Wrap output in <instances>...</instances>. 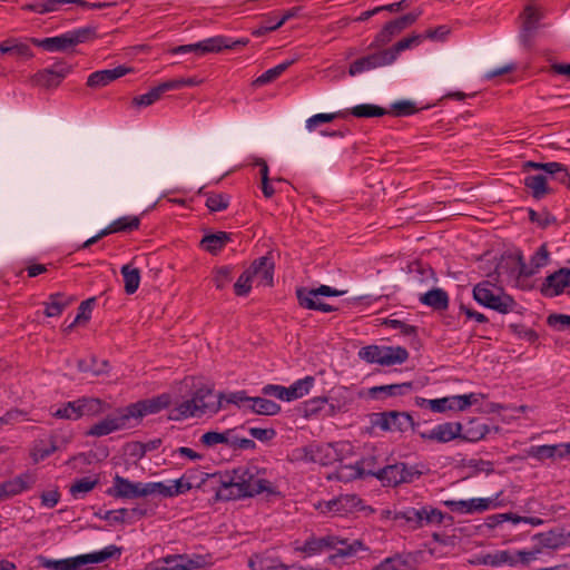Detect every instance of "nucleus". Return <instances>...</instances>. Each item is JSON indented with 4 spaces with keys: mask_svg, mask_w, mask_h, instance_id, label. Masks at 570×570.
Here are the masks:
<instances>
[{
    "mask_svg": "<svg viewBox=\"0 0 570 570\" xmlns=\"http://www.w3.org/2000/svg\"><path fill=\"white\" fill-rule=\"evenodd\" d=\"M274 493L273 484L255 465L238 466L222 476L217 497L222 500H236L261 493Z\"/></svg>",
    "mask_w": 570,
    "mask_h": 570,
    "instance_id": "1",
    "label": "nucleus"
},
{
    "mask_svg": "<svg viewBox=\"0 0 570 570\" xmlns=\"http://www.w3.org/2000/svg\"><path fill=\"white\" fill-rule=\"evenodd\" d=\"M223 395L208 386L197 389L190 399L176 404L169 411V419L183 421L190 417H212L222 407Z\"/></svg>",
    "mask_w": 570,
    "mask_h": 570,
    "instance_id": "2",
    "label": "nucleus"
},
{
    "mask_svg": "<svg viewBox=\"0 0 570 570\" xmlns=\"http://www.w3.org/2000/svg\"><path fill=\"white\" fill-rule=\"evenodd\" d=\"M95 36V29L90 27H81L69 30L65 33L48 38H31V43L48 52H65L83 43Z\"/></svg>",
    "mask_w": 570,
    "mask_h": 570,
    "instance_id": "3",
    "label": "nucleus"
},
{
    "mask_svg": "<svg viewBox=\"0 0 570 570\" xmlns=\"http://www.w3.org/2000/svg\"><path fill=\"white\" fill-rule=\"evenodd\" d=\"M338 459L337 449L331 443H311L295 448L289 460L296 463L328 465Z\"/></svg>",
    "mask_w": 570,
    "mask_h": 570,
    "instance_id": "4",
    "label": "nucleus"
},
{
    "mask_svg": "<svg viewBox=\"0 0 570 570\" xmlns=\"http://www.w3.org/2000/svg\"><path fill=\"white\" fill-rule=\"evenodd\" d=\"M473 298L482 306L508 314L515 307L513 298L489 282H481L473 288Z\"/></svg>",
    "mask_w": 570,
    "mask_h": 570,
    "instance_id": "5",
    "label": "nucleus"
},
{
    "mask_svg": "<svg viewBox=\"0 0 570 570\" xmlns=\"http://www.w3.org/2000/svg\"><path fill=\"white\" fill-rule=\"evenodd\" d=\"M358 356L370 364L392 366L403 364L409 358V352L402 346L368 345L358 351Z\"/></svg>",
    "mask_w": 570,
    "mask_h": 570,
    "instance_id": "6",
    "label": "nucleus"
},
{
    "mask_svg": "<svg viewBox=\"0 0 570 570\" xmlns=\"http://www.w3.org/2000/svg\"><path fill=\"white\" fill-rule=\"evenodd\" d=\"M207 564L204 556L169 554L146 564L142 570H202Z\"/></svg>",
    "mask_w": 570,
    "mask_h": 570,
    "instance_id": "7",
    "label": "nucleus"
},
{
    "mask_svg": "<svg viewBox=\"0 0 570 570\" xmlns=\"http://www.w3.org/2000/svg\"><path fill=\"white\" fill-rule=\"evenodd\" d=\"M314 507L320 513L330 517H343L366 509L355 494H343L328 501H318ZM367 509L373 512L371 508Z\"/></svg>",
    "mask_w": 570,
    "mask_h": 570,
    "instance_id": "8",
    "label": "nucleus"
},
{
    "mask_svg": "<svg viewBox=\"0 0 570 570\" xmlns=\"http://www.w3.org/2000/svg\"><path fill=\"white\" fill-rule=\"evenodd\" d=\"M345 293V291H338L328 285H321L317 288L299 287L296 289V296L302 307L324 313L332 312L333 307L323 303L321 298L322 296H342Z\"/></svg>",
    "mask_w": 570,
    "mask_h": 570,
    "instance_id": "9",
    "label": "nucleus"
},
{
    "mask_svg": "<svg viewBox=\"0 0 570 570\" xmlns=\"http://www.w3.org/2000/svg\"><path fill=\"white\" fill-rule=\"evenodd\" d=\"M539 554H541L540 548H534L530 550H494L490 552L491 567L501 568L528 566L532 561L537 560Z\"/></svg>",
    "mask_w": 570,
    "mask_h": 570,
    "instance_id": "10",
    "label": "nucleus"
},
{
    "mask_svg": "<svg viewBox=\"0 0 570 570\" xmlns=\"http://www.w3.org/2000/svg\"><path fill=\"white\" fill-rule=\"evenodd\" d=\"M132 426H135V424L131 421L127 407H125L92 424L86 432V435L101 438Z\"/></svg>",
    "mask_w": 570,
    "mask_h": 570,
    "instance_id": "11",
    "label": "nucleus"
},
{
    "mask_svg": "<svg viewBox=\"0 0 570 570\" xmlns=\"http://www.w3.org/2000/svg\"><path fill=\"white\" fill-rule=\"evenodd\" d=\"M121 549L115 544H109L99 551L80 554L72 558L60 559V570H77L89 563H101L114 557H119Z\"/></svg>",
    "mask_w": 570,
    "mask_h": 570,
    "instance_id": "12",
    "label": "nucleus"
},
{
    "mask_svg": "<svg viewBox=\"0 0 570 570\" xmlns=\"http://www.w3.org/2000/svg\"><path fill=\"white\" fill-rule=\"evenodd\" d=\"M358 475L376 476L384 485L395 487L403 482H410L412 474L404 463L387 465L383 469H365L358 470Z\"/></svg>",
    "mask_w": 570,
    "mask_h": 570,
    "instance_id": "13",
    "label": "nucleus"
},
{
    "mask_svg": "<svg viewBox=\"0 0 570 570\" xmlns=\"http://www.w3.org/2000/svg\"><path fill=\"white\" fill-rule=\"evenodd\" d=\"M171 403V397L169 394L164 393L158 396L138 401L136 403H132L127 407L128 413L131 417V421L134 424L139 422L140 419H142L146 415L149 414H156L160 412L161 410L168 407Z\"/></svg>",
    "mask_w": 570,
    "mask_h": 570,
    "instance_id": "14",
    "label": "nucleus"
},
{
    "mask_svg": "<svg viewBox=\"0 0 570 570\" xmlns=\"http://www.w3.org/2000/svg\"><path fill=\"white\" fill-rule=\"evenodd\" d=\"M404 523L413 529H419L428 524H441L444 520V513L432 507L406 508L404 509Z\"/></svg>",
    "mask_w": 570,
    "mask_h": 570,
    "instance_id": "15",
    "label": "nucleus"
},
{
    "mask_svg": "<svg viewBox=\"0 0 570 570\" xmlns=\"http://www.w3.org/2000/svg\"><path fill=\"white\" fill-rule=\"evenodd\" d=\"M500 495L501 492L490 498H472L468 500L446 501L445 504L453 512L471 514L474 512H483L502 507L503 503L499 501Z\"/></svg>",
    "mask_w": 570,
    "mask_h": 570,
    "instance_id": "16",
    "label": "nucleus"
},
{
    "mask_svg": "<svg viewBox=\"0 0 570 570\" xmlns=\"http://www.w3.org/2000/svg\"><path fill=\"white\" fill-rule=\"evenodd\" d=\"M523 170L525 173L523 184L533 198L539 200L552 193L550 174H548L547 170L525 169V164L523 165Z\"/></svg>",
    "mask_w": 570,
    "mask_h": 570,
    "instance_id": "17",
    "label": "nucleus"
},
{
    "mask_svg": "<svg viewBox=\"0 0 570 570\" xmlns=\"http://www.w3.org/2000/svg\"><path fill=\"white\" fill-rule=\"evenodd\" d=\"M371 423L382 431L403 432L412 425V419L406 413L383 412L373 414Z\"/></svg>",
    "mask_w": 570,
    "mask_h": 570,
    "instance_id": "18",
    "label": "nucleus"
},
{
    "mask_svg": "<svg viewBox=\"0 0 570 570\" xmlns=\"http://www.w3.org/2000/svg\"><path fill=\"white\" fill-rule=\"evenodd\" d=\"M146 483L132 482L124 476L115 475L112 487L108 490V494L120 499H135L148 495Z\"/></svg>",
    "mask_w": 570,
    "mask_h": 570,
    "instance_id": "19",
    "label": "nucleus"
},
{
    "mask_svg": "<svg viewBox=\"0 0 570 570\" xmlns=\"http://www.w3.org/2000/svg\"><path fill=\"white\" fill-rule=\"evenodd\" d=\"M391 56L389 55L387 50H381L373 52L371 55L364 56L357 60H355L353 63H351L348 69V75L351 77H355L357 75H361L363 72L386 67L392 65Z\"/></svg>",
    "mask_w": 570,
    "mask_h": 570,
    "instance_id": "20",
    "label": "nucleus"
},
{
    "mask_svg": "<svg viewBox=\"0 0 570 570\" xmlns=\"http://www.w3.org/2000/svg\"><path fill=\"white\" fill-rule=\"evenodd\" d=\"M341 543L334 548V553L327 558L328 563L340 566L342 560L351 559L357 556L358 552H367L370 548L361 539L350 540L341 537Z\"/></svg>",
    "mask_w": 570,
    "mask_h": 570,
    "instance_id": "21",
    "label": "nucleus"
},
{
    "mask_svg": "<svg viewBox=\"0 0 570 570\" xmlns=\"http://www.w3.org/2000/svg\"><path fill=\"white\" fill-rule=\"evenodd\" d=\"M462 424L459 422H444L435 425L429 431L420 433L423 440L448 443L456 438H461Z\"/></svg>",
    "mask_w": 570,
    "mask_h": 570,
    "instance_id": "22",
    "label": "nucleus"
},
{
    "mask_svg": "<svg viewBox=\"0 0 570 570\" xmlns=\"http://www.w3.org/2000/svg\"><path fill=\"white\" fill-rule=\"evenodd\" d=\"M570 287V268H560L548 275L542 284L541 292L546 297H554Z\"/></svg>",
    "mask_w": 570,
    "mask_h": 570,
    "instance_id": "23",
    "label": "nucleus"
},
{
    "mask_svg": "<svg viewBox=\"0 0 570 570\" xmlns=\"http://www.w3.org/2000/svg\"><path fill=\"white\" fill-rule=\"evenodd\" d=\"M35 482V475L30 472H26L0 483V501L27 491Z\"/></svg>",
    "mask_w": 570,
    "mask_h": 570,
    "instance_id": "24",
    "label": "nucleus"
},
{
    "mask_svg": "<svg viewBox=\"0 0 570 570\" xmlns=\"http://www.w3.org/2000/svg\"><path fill=\"white\" fill-rule=\"evenodd\" d=\"M257 286H271L273 284L274 262L267 256L259 257L248 267Z\"/></svg>",
    "mask_w": 570,
    "mask_h": 570,
    "instance_id": "25",
    "label": "nucleus"
},
{
    "mask_svg": "<svg viewBox=\"0 0 570 570\" xmlns=\"http://www.w3.org/2000/svg\"><path fill=\"white\" fill-rule=\"evenodd\" d=\"M525 169H544L547 170L550 177V180H557L562 185H566L570 188V174L567 167L557 161L550 163H535V161H527Z\"/></svg>",
    "mask_w": 570,
    "mask_h": 570,
    "instance_id": "26",
    "label": "nucleus"
},
{
    "mask_svg": "<svg viewBox=\"0 0 570 570\" xmlns=\"http://www.w3.org/2000/svg\"><path fill=\"white\" fill-rule=\"evenodd\" d=\"M130 69L125 66L95 71L88 76L87 86L90 88L105 87L114 80L127 75Z\"/></svg>",
    "mask_w": 570,
    "mask_h": 570,
    "instance_id": "27",
    "label": "nucleus"
},
{
    "mask_svg": "<svg viewBox=\"0 0 570 570\" xmlns=\"http://www.w3.org/2000/svg\"><path fill=\"white\" fill-rule=\"evenodd\" d=\"M527 455L539 462L564 460L561 443L532 445L527 450Z\"/></svg>",
    "mask_w": 570,
    "mask_h": 570,
    "instance_id": "28",
    "label": "nucleus"
},
{
    "mask_svg": "<svg viewBox=\"0 0 570 570\" xmlns=\"http://www.w3.org/2000/svg\"><path fill=\"white\" fill-rule=\"evenodd\" d=\"M540 19L541 13L537 7L532 4L525 7L522 13L521 39L523 42H527L537 31Z\"/></svg>",
    "mask_w": 570,
    "mask_h": 570,
    "instance_id": "29",
    "label": "nucleus"
},
{
    "mask_svg": "<svg viewBox=\"0 0 570 570\" xmlns=\"http://www.w3.org/2000/svg\"><path fill=\"white\" fill-rule=\"evenodd\" d=\"M419 301L426 306L438 311H444L449 307V296L442 288H433L422 294Z\"/></svg>",
    "mask_w": 570,
    "mask_h": 570,
    "instance_id": "30",
    "label": "nucleus"
},
{
    "mask_svg": "<svg viewBox=\"0 0 570 570\" xmlns=\"http://www.w3.org/2000/svg\"><path fill=\"white\" fill-rule=\"evenodd\" d=\"M70 301L61 293L51 294L46 302H43V314L47 317H59L63 311L69 306Z\"/></svg>",
    "mask_w": 570,
    "mask_h": 570,
    "instance_id": "31",
    "label": "nucleus"
},
{
    "mask_svg": "<svg viewBox=\"0 0 570 570\" xmlns=\"http://www.w3.org/2000/svg\"><path fill=\"white\" fill-rule=\"evenodd\" d=\"M57 451L55 440H36L30 449V458L33 463H39Z\"/></svg>",
    "mask_w": 570,
    "mask_h": 570,
    "instance_id": "32",
    "label": "nucleus"
},
{
    "mask_svg": "<svg viewBox=\"0 0 570 570\" xmlns=\"http://www.w3.org/2000/svg\"><path fill=\"white\" fill-rule=\"evenodd\" d=\"M50 414L60 420L77 421L80 419V406L78 399L75 401L65 402L58 406L50 409Z\"/></svg>",
    "mask_w": 570,
    "mask_h": 570,
    "instance_id": "33",
    "label": "nucleus"
},
{
    "mask_svg": "<svg viewBox=\"0 0 570 570\" xmlns=\"http://www.w3.org/2000/svg\"><path fill=\"white\" fill-rule=\"evenodd\" d=\"M80 417L82 416H98L105 413L108 405L97 397H79Z\"/></svg>",
    "mask_w": 570,
    "mask_h": 570,
    "instance_id": "34",
    "label": "nucleus"
},
{
    "mask_svg": "<svg viewBox=\"0 0 570 570\" xmlns=\"http://www.w3.org/2000/svg\"><path fill=\"white\" fill-rule=\"evenodd\" d=\"M428 407L435 413H443L445 411H461L459 395H451L441 399L424 400Z\"/></svg>",
    "mask_w": 570,
    "mask_h": 570,
    "instance_id": "35",
    "label": "nucleus"
},
{
    "mask_svg": "<svg viewBox=\"0 0 570 570\" xmlns=\"http://www.w3.org/2000/svg\"><path fill=\"white\" fill-rule=\"evenodd\" d=\"M425 40V36L422 33H414L410 37L403 38L393 45L391 48H387V52L391 56L392 62L394 63L399 57V55L407 49L417 47Z\"/></svg>",
    "mask_w": 570,
    "mask_h": 570,
    "instance_id": "36",
    "label": "nucleus"
},
{
    "mask_svg": "<svg viewBox=\"0 0 570 570\" xmlns=\"http://www.w3.org/2000/svg\"><path fill=\"white\" fill-rule=\"evenodd\" d=\"M249 401V411L259 415H276L281 412V406L276 402L265 397H253Z\"/></svg>",
    "mask_w": 570,
    "mask_h": 570,
    "instance_id": "37",
    "label": "nucleus"
},
{
    "mask_svg": "<svg viewBox=\"0 0 570 570\" xmlns=\"http://www.w3.org/2000/svg\"><path fill=\"white\" fill-rule=\"evenodd\" d=\"M296 61V58L288 59L286 61H283L278 65H276L273 68L267 69L265 72H263L259 77H257L253 85L256 87L264 86L266 83H269L274 80H276L278 77H281L288 67H291Z\"/></svg>",
    "mask_w": 570,
    "mask_h": 570,
    "instance_id": "38",
    "label": "nucleus"
},
{
    "mask_svg": "<svg viewBox=\"0 0 570 570\" xmlns=\"http://www.w3.org/2000/svg\"><path fill=\"white\" fill-rule=\"evenodd\" d=\"M315 379L313 376H305L295 381L293 384L287 386L288 402L301 399L307 395L314 386Z\"/></svg>",
    "mask_w": 570,
    "mask_h": 570,
    "instance_id": "39",
    "label": "nucleus"
},
{
    "mask_svg": "<svg viewBox=\"0 0 570 570\" xmlns=\"http://www.w3.org/2000/svg\"><path fill=\"white\" fill-rule=\"evenodd\" d=\"M235 48V43H232V39L224 36H215L202 40L203 56L207 53L219 52L223 49Z\"/></svg>",
    "mask_w": 570,
    "mask_h": 570,
    "instance_id": "40",
    "label": "nucleus"
},
{
    "mask_svg": "<svg viewBox=\"0 0 570 570\" xmlns=\"http://www.w3.org/2000/svg\"><path fill=\"white\" fill-rule=\"evenodd\" d=\"M98 484L97 478L85 476L77 479L69 488L71 497L76 500L85 498Z\"/></svg>",
    "mask_w": 570,
    "mask_h": 570,
    "instance_id": "41",
    "label": "nucleus"
},
{
    "mask_svg": "<svg viewBox=\"0 0 570 570\" xmlns=\"http://www.w3.org/2000/svg\"><path fill=\"white\" fill-rule=\"evenodd\" d=\"M229 239V234L226 232H218L215 234L206 235L202 239L200 245L205 250L212 254H216L228 243Z\"/></svg>",
    "mask_w": 570,
    "mask_h": 570,
    "instance_id": "42",
    "label": "nucleus"
},
{
    "mask_svg": "<svg viewBox=\"0 0 570 570\" xmlns=\"http://www.w3.org/2000/svg\"><path fill=\"white\" fill-rule=\"evenodd\" d=\"M233 430L228 429L223 432L208 431L200 436V442L207 448H214L218 444L230 446Z\"/></svg>",
    "mask_w": 570,
    "mask_h": 570,
    "instance_id": "43",
    "label": "nucleus"
},
{
    "mask_svg": "<svg viewBox=\"0 0 570 570\" xmlns=\"http://www.w3.org/2000/svg\"><path fill=\"white\" fill-rule=\"evenodd\" d=\"M109 364L105 360H97L96 357L79 360L77 368L83 373L92 375H101L108 372Z\"/></svg>",
    "mask_w": 570,
    "mask_h": 570,
    "instance_id": "44",
    "label": "nucleus"
},
{
    "mask_svg": "<svg viewBox=\"0 0 570 570\" xmlns=\"http://www.w3.org/2000/svg\"><path fill=\"white\" fill-rule=\"evenodd\" d=\"M352 397L346 387H337L328 397V404L333 412H342L351 404Z\"/></svg>",
    "mask_w": 570,
    "mask_h": 570,
    "instance_id": "45",
    "label": "nucleus"
},
{
    "mask_svg": "<svg viewBox=\"0 0 570 570\" xmlns=\"http://www.w3.org/2000/svg\"><path fill=\"white\" fill-rule=\"evenodd\" d=\"M121 275L124 278L126 293L134 294L140 284L139 269L127 264L121 267Z\"/></svg>",
    "mask_w": 570,
    "mask_h": 570,
    "instance_id": "46",
    "label": "nucleus"
},
{
    "mask_svg": "<svg viewBox=\"0 0 570 570\" xmlns=\"http://www.w3.org/2000/svg\"><path fill=\"white\" fill-rule=\"evenodd\" d=\"M347 116L348 112L344 110L328 114H316L306 119L305 128L307 131L312 132L322 124L331 122L336 118H346Z\"/></svg>",
    "mask_w": 570,
    "mask_h": 570,
    "instance_id": "47",
    "label": "nucleus"
},
{
    "mask_svg": "<svg viewBox=\"0 0 570 570\" xmlns=\"http://www.w3.org/2000/svg\"><path fill=\"white\" fill-rule=\"evenodd\" d=\"M75 3V4H86L83 0H40L37 4L30 6L29 9L43 14L53 12L60 9L61 6Z\"/></svg>",
    "mask_w": 570,
    "mask_h": 570,
    "instance_id": "48",
    "label": "nucleus"
},
{
    "mask_svg": "<svg viewBox=\"0 0 570 570\" xmlns=\"http://www.w3.org/2000/svg\"><path fill=\"white\" fill-rule=\"evenodd\" d=\"M346 111L357 118L382 117L386 114L384 108L372 104L357 105Z\"/></svg>",
    "mask_w": 570,
    "mask_h": 570,
    "instance_id": "49",
    "label": "nucleus"
},
{
    "mask_svg": "<svg viewBox=\"0 0 570 570\" xmlns=\"http://www.w3.org/2000/svg\"><path fill=\"white\" fill-rule=\"evenodd\" d=\"M374 570H413V567L404 557L395 554L393 557L385 558L375 566Z\"/></svg>",
    "mask_w": 570,
    "mask_h": 570,
    "instance_id": "50",
    "label": "nucleus"
},
{
    "mask_svg": "<svg viewBox=\"0 0 570 570\" xmlns=\"http://www.w3.org/2000/svg\"><path fill=\"white\" fill-rule=\"evenodd\" d=\"M411 384H390V385H380L373 386L370 389L368 393L372 397H380V395L384 396H394L403 394V392L410 389Z\"/></svg>",
    "mask_w": 570,
    "mask_h": 570,
    "instance_id": "51",
    "label": "nucleus"
},
{
    "mask_svg": "<svg viewBox=\"0 0 570 570\" xmlns=\"http://www.w3.org/2000/svg\"><path fill=\"white\" fill-rule=\"evenodd\" d=\"M116 233H129L140 226V217L136 215H126L111 222Z\"/></svg>",
    "mask_w": 570,
    "mask_h": 570,
    "instance_id": "52",
    "label": "nucleus"
},
{
    "mask_svg": "<svg viewBox=\"0 0 570 570\" xmlns=\"http://www.w3.org/2000/svg\"><path fill=\"white\" fill-rule=\"evenodd\" d=\"M252 570H285L286 567L282 563H276L274 560L262 554H255L248 561Z\"/></svg>",
    "mask_w": 570,
    "mask_h": 570,
    "instance_id": "53",
    "label": "nucleus"
},
{
    "mask_svg": "<svg viewBox=\"0 0 570 570\" xmlns=\"http://www.w3.org/2000/svg\"><path fill=\"white\" fill-rule=\"evenodd\" d=\"M166 92L164 83L151 88L148 92L135 97L134 104L139 107H147L156 102Z\"/></svg>",
    "mask_w": 570,
    "mask_h": 570,
    "instance_id": "54",
    "label": "nucleus"
},
{
    "mask_svg": "<svg viewBox=\"0 0 570 570\" xmlns=\"http://www.w3.org/2000/svg\"><path fill=\"white\" fill-rule=\"evenodd\" d=\"M550 261V254L546 245H541L530 259V268L528 271L529 274L537 273L540 268L548 265Z\"/></svg>",
    "mask_w": 570,
    "mask_h": 570,
    "instance_id": "55",
    "label": "nucleus"
},
{
    "mask_svg": "<svg viewBox=\"0 0 570 570\" xmlns=\"http://www.w3.org/2000/svg\"><path fill=\"white\" fill-rule=\"evenodd\" d=\"M420 16H421V11L410 12V13H406L397 19H394V20L387 22V23L392 28L394 33L397 36L404 29L412 26L419 19Z\"/></svg>",
    "mask_w": 570,
    "mask_h": 570,
    "instance_id": "56",
    "label": "nucleus"
},
{
    "mask_svg": "<svg viewBox=\"0 0 570 570\" xmlns=\"http://www.w3.org/2000/svg\"><path fill=\"white\" fill-rule=\"evenodd\" d=\"M420 16H421V11L410 12V13H406L397 19H394V20L387 22V23L392 28L394 33L397 36L404 29L412 26L419 19Z\"/></svg>",
    "mask_w": 570,
    "mask_h": 570,
    "instance_id": "57",
    "label": "nucleus"
},
{
    "mask_svg": "<svg viewBox=\"0 0 570 570\" xmlns=\"http://www.w3.org/2000/svg\"><path fill=\"white\" fill-rule=\"evenodd\" d=\"M164 83L166 91L178 90L184 87H196L203 83V79L197 77H181L177 79L167 80Z\"/></svg>",
    "mask_w": 570,
    "mask_h": 570,
    "instance_id": "58",
    "label": "nucleus"
},
{
    "mask_svg": "<svg viewBox=\"0 0 570 570\" xmlns=\"http://www.w3.org/2000/svg\"><path fill=\"white\" fill-rule=\"evenodd\" d=\"M396 37L389 23H385L383 28L375 35L373 41L370 43V49H379L392 41Z\"/></svg>",
    "mask_w": 570,
    "mask_h": 570,
    "instance_id": "59",
    "label": "nucleus"
},
{
    "mask_svg": "<svg viewBox=\"0 0 570 570\" xmlns=\"http://www.w3.org/2000/svg\"><path fill=\"white\" fill-rule=\"evenodd\" d=\"M33 81L43 88H55L60 85V81L51 73L49 67L38 71L33 77Z\"/></svg>",
    "mask_w": 570,
    "mask_h": 570,
    "instance_id": "60",
    "label": "nucleus"
},
{
    "mask_svg": "<svg viewBox=\"0 0 570 570\" xmlns=\"http://www.w3.org/2000/svg\"><path fill=\"white\" fill-rule=\"evenodd\" d=\"M229 197L225 194L210 193L206 198V206L210 212H222L227 208Z\"/></svg>",
    "mask_w": 570,
    "mask_h": 570,
    "instance_id": "61",
    "label": "nucleus"
},
{
    "mask_svg": "<svg viewBox=\"0 0 570 570\" xmlns=\"http://www.w3.org/2000/svg\"><path fill=\"white\" fill-rule=\"evenodd\" d=\"M254 278L248 268L238 277L234 285L235 294L238 296H245L249 293L252 288Z\"/></svg>",
    "mask_w": 570,
    "mask_h": 570,
    "instance_id": "62",
    "label": "nucleus"
},
{
    "mask_svg": "<svg viewBox=\"0 0 570 570\" xmlns=\"http://www.w3.org/2000/svg\"><path fill=\"white\" fill-rule=\"evenodd\" d=\"M146 489L149 490L148 495L157 492V493H159L164 497H168V498L176 497L177 491H178V490L173 489L171 482H169V483L149 482V483H146Z\"/></svg>",
    "mask_w": 570,
    "mask_h": 570,
    "instance_id": "63",
    "label": "nucleus"
},
{
    "mask_svg": "<svg viewBox=\"0 0 570 570\" xmlns=\"http://www.w3.org/2000/svg\"><path fill=\"white\" fill-rule=\"evenodd\" d=\"M295 551L304 553L306 557H313L321 553L317 538L311 537L303 544H295Z\"/></svg>",
    "mask_w": 570,
    "mask_h": 570,
    "instance_id": "64",
    "label": "nucleus"
}]
</instances>
